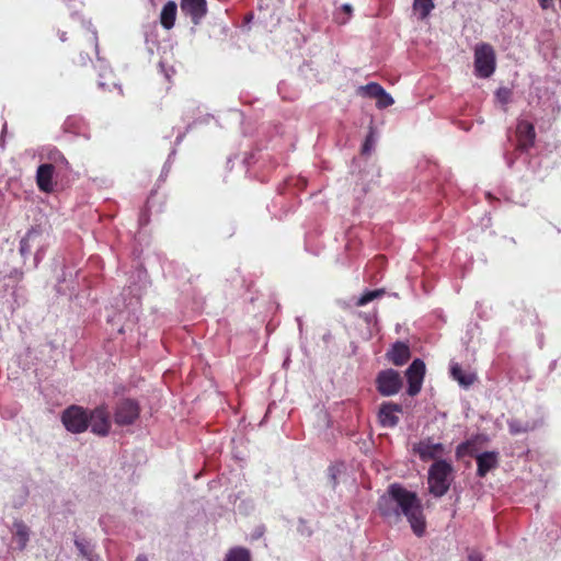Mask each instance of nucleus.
Returning a JSON list of instances; mask_svg holds the SVG:
<instances>
[{"label": "nucleus", "mask_w": 561, "mask_h": 561, "mask_svg": "<svg viewBox=\"0 0 561 561\" xmlns=\"http://www.w3.org/2000/svg\"><path fill=\"white\" fill-rule=\"evenodd\" d=\"M181 10L194 24H198L207 13L206 0H181Z\"/></svg>", "instance_id": "9d476101"}, {"label": "nucleus", "mask_w": 561, "mask_h": 561, "mask_svg": "<svg viewBox=\"0 0 561 561\" xmlns=\"http://www.w3.org/2000/svg\"><path fill=\"white\" fill-rule=\"evenodd\" d=\"M519 147L523 150L529 149L535 141L536 133L534 125L526 121H520L516 128Z\"/></svg>", "instance_id": "ddd939ff"}, {"label": "nucleus", "mask_w": 561, "mask_h": 561, "mask_svg": "<svg viewBox=\"0 0 561 561\" xmlns=\"http://www.w3.org/2000/svg\"><path fill=\"white\" fill-rule=\"evenodd\" d=\"M478 476L484 477L497 466V453L485 451L477 456Z\"/></svg>", "instance_id": "4468645a"}, {"label": "nucleus", "mask_w": 561, "mask_h": 561, "mask_svg": "<svg viewBox=\"0 0 561 561\" xmlns=\"http://www.w3.org/2000/svg\"><path fill=\"white\" fill-rule=\"evenodd\" d=\"M538 2L543 10H547L553 5V0H538Z\"/></svg>", "instance_id": "bb28decb"}, {"label": "nucleus", "mask_w": 561, "mask_h": 561, "mask_svg": "<svg viewBox=\"0 0 561 561\" xmlns=\"http://www.w3.org/2000/svg\"><path fill=\"white\" fill-rule=\"evenodd\" d=\"M225 561H251L250 551L241 547L232 548L226 554Z\"/></svg>", "instance_id": "6ab92c4d"}, {"label": "nucleus", "mask_w": 561, "mask_h": 561, "mask_svg": "<svg viewBox=\"0 0 561 561\" xmlns=\"http://www.w3.org/2000/svg\"><path fill=\"white\" fill-rule=\"evenodd\" d=\"M376 100H377V106L379 108H386V107L392 105L394 102L392 96L389 93H387L385 89L380 93V95L376 98Z\"/></svg>", "instance_id": "4be33fe9"}, {"label": "nucleus", "mask_w": 561, "mask_h": 561, "mask_svg": "<svg viewBox=\"0 0 561 561\" xmlns=\"http://www.w3.org/2000/svg\"><path fill=\"white\" fill-rule=\"evenodd\" d=\"M60 160H61L62 162L67 163V161H66L65 157H61V156H60Z\"/></svg>", "instance_id": "7c9ffc66"}, {"label": "nucleus", "mask_w": 561, "mask_h": 561, "mask_svg": "<svg viewBox=\"0 0 561 561\" xmlns=\"http://www.w3.org/2000/svg\"><path fill=\"white\" fill-rule=\"evenodd\" d=\"M424 375L425 364L421 359H414L407 370L408 393L410 396H415L421 391Z\"/></svg>", "instance_id": "6e6552de"}, {"label": "nucleus", "mask_w": 561, "mask_h": 561, "mask_svg": "<svg viewBox=\"0 0 561 561\" xmlns=\"http://www.w3.org/2000/svg\"><path fill=\"white\" fill-rule=\"evenodd\" d=\"M412 450L423 461L440 460L439 458L446 453L445 446L435 443L432 438H425L414 444Z\"/></svg>", "instance_id": "423d86ee"}, {"label": "nucleus", "mask_w": 561, "mask_h": 561, "mask_svg": "<svg viewBox=\"0 0 561 561\" xmlns=\"http://www.w3.org/2000/svg\"><path fill=\"white\" fill-rule=\"evenodd\" d=\"M139 415V408L131 400L123 401L118 404L115 412V422L119 425L131 424Z\"/></svg>", "instance_id": "1a4fd4ad"}, {"label": "nucleus", "mask_w": 561, "mask_h": 561, "mask_svg": "<svg viewBox=\"0 0 561 561\" xmlns=\"http://www.w3.org/2000/svg\"><path fill=\"white\" fill-rule=\"evenodd\" d=\"M495 96L502 104H507L512 96V91L508 88H500L496 90Z\"/></svg>", "instance_id": "b1692460"}, {"label": "nucleus", "mask_w": 561, "mask_h": 561, "mask_svg": "<svg viewBox=\"0 0 561 561\" xmlns=\"http://www.w3.org/2000/svg\"><path fill=\"white\" fill-rule=\"evenodd\" d=\"M413 8L420 12L421 19H425L434 8L433 0H414Z\"/></svg>", "instance_id": "aec40b11"}, {"label": "nucleus", "mask_w": 561, "mask_h": 561, "mask_svg": "<svg viewBox=\"0 0 561 561\" xmlns=\"http://www.w3.org/2000/svg\"><path fill=\"white\" fill-rule=\"evenodd\" d=\"M136 561H148L146 557L139 556Z\"/></svg>", "instance_id": "c756f323"}, {"label": "nucleus", "mask_w": 561, "mask_h": 561, "mask_svg": "<svg viewBox=\"0 0 561 561\" xmlns=\"http://www.w3.org/2000/svg\"><path fill=\"white\" fill-rule=\"evenodd\" d=\"M495 51L490 44L481 43L474 48V73L480 78H489L495 70Z\"/></svg>", "instance_id": "7ed1b4c3"}, {"label": "nucleus", "mask_w": 561, "mask_h": 561, "mask_svg": "<svg viewBox=\"0 0 561 561\" xmlns=\"http://www.w3.org/2000/svg\"><path fill=\"white\" fill-rule=\"evenodd\" d=\"M450 373L455 380L458 381V383L465 388L471 386L477 377L473 373L465 371L459 364L454 363L450 366Z\"/></svg>", "instance_id": "dca6fc26"}, {"label": "nucleus", "mask_w": 561, "mask_h": 561, "mask_svg": "<svg viewBox=\"0 0 561 561\" xmlns=\"http://www.w3.org/2000/svg\"><path fill=\"white\" fill-rule=\"evenodd\" d=\"M387 355L392 364L401 366L410 358V348L407 344L397 342Z\"/></svg>", "instance_id": "2eb2a0df"}, {"label": "nucleus", "mask_w": 561, "mask_h": 561, "mask_svg": "<svg viewBox=\"0 0 561 561\" xmlns=\"http://www.w3.org/2000/svg\"><path fill=\"white\" fill-rule=\"evenodd\" d=\"M378 510L390 524H397L404 516L416 536L421 537L425 531L426 522L421 500L400 484L389 485L378 501Z\"/></svg>", "instance_id": "f257e3e1"}, {"label": "nucleus", "mask_w": 561, "mask_h": 561, "mask_svg": "<svg viewBox=\"0 0 561 561\" xmlns=\"http://www.w3.org/2000/svg\"><path fill=\"white\" fill-rule=\"evenodd\" d=\"M91 427V432L105 436L108 434L111 428L110 414L104 407L95 408L92 411H88V427Z\"/></svg>", "instance_id": "0eeeda50"}, {"label": "nucleus", "mask_w": 561, "mask_h": 561, "mask_svg": "<svg viewBox=\"0 0 561 561\" xmlns=\"http://www.w3.org/2000/svg\"><path fill=\"white\" fill-rule=\"evenodd\" d=\"M176 3L174 1H168L162 8L160 14V21L164 28L171 30L174 26L176 18Z\"/></svg>", "instance_id": "f3484780"}, {"label": "nucleus", "mask_w": 561, "mask_h": 561, "mask_svg": "<svg viewBox=\"0 0 561 561\" xmlns=\"http://www.w3.org/2000/svg\"><path fill=\"white\" fill-rule=\"evenodd\" d=\"M453 480V467L445 460L435 461L428 469V490L436 497L443 496Z\"/></svg>", "instance_id": "f03ea898"}, {"label": "nucleus", "mask_w": 561, "mask_h": 561, "mask_svg": "<svg viewBox=\"0 0 561 561\" xmlns=\"http://www.w3.org/2000/svg\"><path fill=\"white\" fill-rule=\"evenodd\" d=\"M362 89L365 91V93L368 96L374 98V99L379 96L380 93L383 91V88L378 83H368L367 85L363 87Z\"/></svg>", "instance_id": "5701e85b"}, {"label": "nucleus", "mask_w": 561, "mask_h": 561, "mask_svg": "<svg viewBox=\"0 0 561 561\" xmlns=\"http://www.w3.org/2000/svg\"><path fill=\"white\" fill-rule=\"evenodd\" d=\"M342 10L346 13L347 18H346L345 20L341 21V23H345V22H346V20H347V19L350 18V15L352 14L353 9H352V7H351L350 4H343V5H342Z\"/></svg>", "instance_id": "cd10ccee"}, {"label": "nucleus", "mask_w": 561, "mask_h": 561, "mask_svg": "<svg viewBox=\"0 0 561 561\" xmlns=\"http://www.w3.org/2000/svg\"><path fill=\"white\" fill-rule=\"evenodd\" d=\"M61 422L69 432L83 433L88 428V410L71 405L62 412Z\"/></svg>", "instance_id": "20e7f679"}, {"label": "nucleus", "mask_w": 561, "mask_h": 561, "mask_svg": "<svg viewBox=\"0 0 561 561\" xmlns=\"http://www.w3.org/2000/svg\"><path fill=\"white\" fill-rule=\"evenodd\" d=\"M13 529L14 540L16 541L19 549L23 550L28 542V528L23 522L16 520L13 524Z\"/></svg>", "instance_id": "a211bd4d"}, {"label": "nucleus", "mask_w": 561, "mask_h": 561, "mask_svg": "<svg viewBox=\"0 0 561 561\" xmlns=\"http://www.w3.org/2000/svg\"><path fill=\"white\" fill-rule=\"evenodd\" d=\"M401 387L402 379L398 371L393 369H387L378 374L377 389L382 396H393L399 392Z\"/></svg>", "instance_id": "39448f33"}, {"label": "nucleus", "mask_w": 561, "mask_h": 561, "mask_svg": "<svg viewBox=\"0 0 561 561\" xmlns=\"http://www.w3.org/2000/svg\"><path fill=\"white\" fill-rule=\"evenodd\" d=\"M374 142H375V138H374L373 133H370L363 146V152L368 153L371 150Z\"/></svg>", "instance_id": "a878e982"}, {"label": "nucleus", "mask_w": 561, "mask_h": 561, "mask_svg": "<svg viewBox=\"0 0 561 561\" xmlns=\"http://www.w3.org/2000/svg\"><path fill=\"white\" fill-rule=\"evenodd\" d=\"M469 561H482V557L479 552H471L469 554Z\"/></svg>", "instance_id": "c85d7f7f"}, {"label": "nucleus", "mask_w": 561, "mask_h": 561, "mask_svg": "<svg viewBox=\"0 0 561 561\" xmlns=\"http://www.w3.org/2000/svg\"><path fill=\"white\" fill-rule=\"evenodd\" d=\"M54 165L45 163L38 167L36 172V182L38 188L45 193H50L54 190Z\"/></svg>", "instance_id": "f8f14e48"}, {"label": "nucleus", "mask_w": 561, "mask_h": 561, "mask_svg": "<svg viewBox=\"0 0 561 561\" xmlns=\"http://www.w3.org/2000/svg\"><path fill=\"white\" fill-rule=\"evenodd\" d=\"M385 294L383 289H376L365 293L356 302L357 306H365L376 298L381 297Z\"/></svg>", "instance_id": "412c9836"}, {"label": "nucleus", "mask_w": 561, "mask_h": 561, "mask_svg": "<svg viewBox=\"0 0 561 561\" xmlns=\"http://www.w3.org/2000/svg\"><path fill=\"white\" fill-rule=\"evenodd\" d=\"M402 412V409L399 404L387 402L382 403L379 413L378 420L383 427H394L399 422V413Z\"/></svg>", "instance_id": "9b49d317"}, {"label": "nucleus", "mask_w": 561, "mask_h": 561, "mask_svg": "<svg viewBox=\"0 0 561 561\" xmlns=\"http://www.w3.org/2000/svg\"><path fill=\"white\" fill-rule=\"evenodd\" d=\"M508 426H510V431L512 434H519V433L527 432L529 430L528 425H523L517 420H511L508 422Z\"/></svg>", "instance_id": "393cba45"}]
</instances>
